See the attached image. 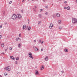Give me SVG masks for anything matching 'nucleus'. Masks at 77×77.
<instances>
[{
    "mask_svg": "<svg viewBox=\"0 0 77 77\" xmlns=\"http://www.w3.org/2000/svg\"><path fill=\"white\" fill-rule=\"evenodd\" d=\"M64 51H65V52H68V50L66 48H65L64 49Z\"/></svg>",
    "mask_w": 77,
    "mask_h": 77,
    "instance_id": "nucleus-11",
    "label": "nucleus"
},
{
    "mask_svg": "<svg viewBox=\"0 0 77 77\" xmlns=\"http://www.w3.org/2000/svg\"><path fill=\"white\" fill-rule=\"evenodd\" d=\"M29 21L28 22V24H29Z\"/></svg>",
    "mask_w": 77,
    "mask_h": 77,
    "instance_id": "nucleus-57",
    "label": "nucleus"
},
{
    "mask_svg": "<svg viewBox=\"0 0 77 77\" xmlns=\"http://www.w3.org/2000/svg\"><path fill=\"white\" fill-rule=\"evenodd\" d=\"M60 22H61V20H59L58 21V23L59 24H60Z\"/></svg>",
    "mask_w": 77,
    "mask_h": 77,
    "instance_id": "nucleus-18",
    "label": "nucleus"
},
{
    "mask_svg": "<svg viewBox=\"0 0 77 77\" xmlns=\"http://www.w3.org/2000/svg\"><path fill=\"white\" fill-rule=\"evenodd\" d=\"M16 41H18V38H16Z\"/></svg>",
    "mask_w": 77,
    "mask_h": 77,
    "instance_id": "nucleus-30",
    "label": "nucleus"
},
{
    "mask_svg": "<svg viewBox=\"0 0 77 77\" xmlns=\"http://www.w3.org/2000/svg\"><path fill=\"white\" fill-rule=\"evenodd\" d=\"M8 49V48H7V49H5V51H7Z\"/></svg>",
    "mask_w": 77,
    "mask_h": 77,
    "instance_id": "nucleus-31",
    "label": "nucleus"
},
{
    "mask_svg": "<svg viewBox=\"0 0 77 77\" xmlns=\"http://www.w3.org/2000/svg\"><path fill=\"white\" fill-rule=\"evenodd\" d=\"M41 21H38V24H41Z\"/></svg>",
    "mask_w": 77,
    "mask_h": 77,
    "instance_id": "nucleus-22",
    "label": "nucleus"
},
{
    "mask_svg": "<svg viewBox=\"0 0 77 77\" xmlns=\"http://www.w3.org/2000/svg\"><path fill=\"white\" fill-rule=\"evenodd\" d=\"M38 17H39V18H41V14H38Z\"/></svg>",
    "mask_w": 77,
    "mask_h": 77,
    "instance_id": "nucleus-16",
    "label": "nucleus"
},
{
    "mask_svg": "<svg viewBox=\"0 0 77 77\" xmlns=\"http://www.w3.org/2000/svg\"><path fill=\"white\" fill-rule=\"evenodd\" d=\"M28 22L29 21V19H28Z\"/></svg>",
    "mask_w": 77,
    "mask_h": 77,
    "instance_id": "nucleus-53",
    "label": "nucleus"
},
{
    "mask_svg": "<svg viewBox=\"0 0 77 77\" xmlns=\"http://www.w3.org/2000/svg\"><path fill=\"white\" fill-rule=\"evenodd\" d=\"M17 18H18L19 19H20L21 18V15L20 14H17Z\"/></svg>",
    "mask_w": 77,
    "mask_h": 77,
    "instance_id": "nucleus-5",
    "label": "nucleus"
},
{
    "mask_svg": "<svg viewBox=\"0 0 77 77\" xmlns=\"http://www.w3.org/2000/svg\"><path fill=\"white\" fill-rule=\"evenodd\" d=\"M61 72H62V73H63V71H61Z\"/></svg>",
    "mask_w": 77,
    "mask_h": 77,
    "instance_id": "nucleus-50",
    "label": "nucleus"
},
{
    "mask_svg": "<svg viewBox=\"0 0 77 77\" xmlns=\"http://www.w3.org/2000/svg\"><path fill=\"white\" fill-rule=\"evenodd\" d=\"M72 22L73 24H76L77 23V19L75 18H72Z\"/></svg>",
    "mask_w": 77,
    "mask_h": 77,
    "instance_id": "nucleus-1",
    "label": "nucleus"
},
{
    "mask_svg": "<svg viewBox=\"0 0 77 77\" xmlns=\"http://www.w3.org/2000/svg\"><path fill=\"white\" fill-rule=\"evenodd\" d=\"M30 29H31V27H30V26H29L28 29V30H30Z\"/></svg>",
    "mask_w": 77,
    "mask_h": 77,
    "instance_id": "nucleus-15",
    "label": "nucleus"
},
{
    "mask_svg": "<svg viewBox=\"0 0 77 77\" xmlns=\"http://www.w3.org/2000/svg\"><path fill=\"white\" fill-rule=\"evenodd\" d=\"M41 40H39V42H41Z\"/></svg>",
    "mask_w": 77,
    "mask_h": 77,
    "instance_id": "nucleus-35",
    "label": "nucleus"
},
{
    "mask_svg": "<svg viewBox=\"0 0 77 77\" xmlns=\"http://www.w3.org/2000/svg\"><path fill=\"white\" fill-rule=\"evenodd\" d=\"M12 49V48H10V50H11Z\"/></svg>",
    "mask_w": 77,
    "mask_h": 77,
    "instance_id": "nucleus-38",
    "label": "nucleus"
},
{
    "mask_svg": "<svg viewBox=\"0 0 77 77\" xmlns=\"http://www.w3.org/2000/svg\"><path fill=\"white\" fill-rule=\"evenodd\" d=\"M42 51H44V49H43V48H42L41 50Z\"/></svg>",
    "mask_w": 77,
    "mask_h": 77,
    "instance_id": "nucleus-36",
    "label": "nucleus"
},
{
    "mask_svg": "<svg viewBox=\"0 0 77 77\" xmlns=\"http://www.w3.org/2000/svg\"><path fill=\"white\" fill-rule=\"evenodd\" d=\"M0 77H2V75H0Z\"/></svg>",
    "mask_w": 77,
    "mask_h": 77,
    "instance_id": "nucleus-54",
    "label": "nucleus"
},
{
    "mask_svg": "<svg viewBox=\"0 0 77 77\" xmlns=\"http://www.w3.org/2000/svg\"><path fill=\"white\" fill-rule=\"evenodd\" d=\"M48 12H46V13H45V14L46 15H48Z\"/></svg>",
    "mask_w": 77,
    "mask_h": 77,
    "instance_id": "nucleus-32",
    "label": "nucleus"
},
{
    "mask_svg": "<svg viewBox=\"0 0 77 77\" xmlns=\"http://www.w3.org/2000/svg\"><path fill=\"white\" fill-rule=\"evenodd\" d=\"M3 14H5V11H3Z\"/></svg>",
    "mask_w": 77,
    "mask_h": 77,
    "instance_id": "nucleus-47",
    "label": "nucleus"
},
{
    "mask_svg": "<svg viewBox=\"0 0 77 77\" xmlns=\"http://www.w3.org/2000/svg\"><path fill=\"white\" fill-rule=\"evenodd\" d=\"M44 42V41H42V42H41V44H43V43Z\"/></svg>",
    "mask_w": 77,
    "mask_h": 77,
    "instance_id": "nucleus-41",
    "label": "nucleus"
},
{
    "mask_svg": "<svg viewBox=\"0 0 77 77\" xmlns=\"http://www.w3.org/2000/svg\"><path fill=\"white\" fill-rule=\"evenodd\" d=\"M21 11H22V13H23V10H21Z\"/></svg>",
    "mask_w": 77,
    "mask_h": 77,
    "instance_id": "nucleus-56",
    "label": "nucleus"
},
{
    "mask_svg": "<svg viewBox=\"0 0 77 77\" xmlns=\"http://www.w3.org/2000/svg\"><path fill=\"white\" fill-rule=\"evenodd\" d=\"M64 9H67V8H66V7H64Z\"/></svg>",
    "mask_w": 77,
    "mask_h": 77,
    "instance_id": "nucleus-37",
    "label": "nucleus"
},
{
    "mask_svg": "<svg viewBox=\"0 0 77 77\" xmlns=\"http://www.w3.org/2000/svg\"><path fill=\"white\" fill-rule=\"evenodd\" d=\"M26 25H24L23 26V30H24V29H25L26 28Z\"/></svg>",
    "mask_w": 77,
    "mask_h": 77,
    "instance_id": "nucleus-10",
    "label": "nucleus"
},
{
    "mask_svg": "<svg viewBox=\"0 0 77 77\" xmlns=\"http://www.w3.org/2000/svg\"><path fill=\"white\" fill-rule=\"evenodd\" d=\"M18 73H19V72H17V74H18Z\"/></svg>",
    "mask_w": 77,
    "mask_h": 77,
    "instance_id": "nucleus-59",
    "label": "nucleus"
},
{
    "mask_svg": "<svg viewBox=\"0 0 77 77\" xmlns=\"http://www.w3.org/2000/svg\"><path fill=\"white\" fill-rule=\"evenodd\" d=\"M76 3H77V0H76Z\"/></svg>",
    "mask_w": 77,
    "mask_h": 77,
    "instance_id": "nucleus-55",
    "label": "nucleus"
},
{
    "mask_svg": "<svg viewBox=\"0 0 77 77\" xmlns=\"http://www.w3.org/2000/svg\"><path fill=\"white\" fill-rule=\"evenodd\" d=\"M53 18H55V17L56 16V15H55V14H54L53 15Z\"/></svg>",
    "mask_w": 77,
    "mask_h": 77,
    "instance_id": "nucleus-26",
    "label": "nucleus"
},
{
    "mask_svg": "<svg viewBox=\"0 0 77 77\" xmlns=\"http://www.w3.org/2000/svg\"><path fill=\"white\" fill-rule=\"evenodd\" d=\"M35 0H32V1H34Z\"/></svg>",
    "mask_w": 77,
    "mask_h": 77,
    "instance_id": "nucleus-61",
    "label": "nucleus"
},
{
    "mask_svg": "<svg viewBox=\"0 0 77 77\" xmlns=\"http://www.w3.org/2000/svg\"><path fill=\"white\" fill-rule=\"evenodd\" d=\"M45 8L46 9H48V5H47L45 7Z\"/></svg>",
    "mask_w": 77,
    "mask_h": 77,
    "instance_id": "nucleus-29",
    "label": "nucleus"
},
{
    "mask_svg": "<svg viewBox=\"0 0 77 77\" xmlns=\"http://www.w3.org/2000/svg\"><path fill=\"white\" fill-rule=\"evenodd\" d=\"M19 36H20V37L21 36V34H19Z\"/></svg>",
    "mask_w": 77,
    "mask_h": 77,
    "instance_id": "nucleus-45",
    "label": "nucleus"
},
{
    "mask_svg": "<svg viewBox=\"0 0 77 77\" xmlns=\"http://www.w3.org/2000/svg\"><path fill=\"white\" fill-rule=\"evenodd\" d=\"M45 60H46V61H47L48 60V57L47 56L45 58Z\"/></svg>",
    "mask_w": 77,
    "mask_h": 77,
    "instance_id": "nucleus-8",
    "label": "nucleus"
},
{
    "mask_svg": "<svg viewBox=\"0 0 77 77\" xmlns=\"http://www.w3.org/2000/svg\"><path fill=\"white\" fill-rule=\"evenodd\" d=\"M10 58L11 59H13L14 60H15V58L13 56H10Z\"/></svg>",
    "mask_w": 77,
    "mask_h": 77,
    "instance_id": "nucleus-7",
    "label": "nucleus"
},
{
    "mask_svg": "<svg viewBox=\"0 0 77 77\" xmlns=\"http://www.w3.org/2000/svg\"><path fill=\"white\" fill-rule=\"evenodd\" d=\"M2 54H5V53L3 52L2 53Z\"/></svg>",
    "mask_w": 77,
    "mask_h": 77,
    "instance_id": "nucleus-52",
    "label": "nucleus"
},
{
    "mask_svg": "<svg viewBox=\"0 0 77 77\" xmlns=\"http://www.w3.org/2000/svg\"><path fill=\"white\" fill-rule=\"evenodd\" d=\"M50 26H51V27H53V25L52 23H51L50 24Z\"/></svg>",
    "mask_w": 77,
    "mask_h": 77,
    "instance_id": "nucleus-19",
    "label": "nucleus"
},
{
    "mask_svg": "<svg viewBox=\"0 0 77 77\" xmlns=\"http://www.w3.org/2000/svg\"><path fill=\"white\" fill-rule=\"evenodd\" d=\"M29 0H28V1H29Z\"/></svg>",
    "mask_w": 77,
    "mask_h": 77,
    "instance_id": "nucleus-62",
    "label": "nucleus"
},
{
    "mask_svg": "<svg viewBox=\"0 0 77 77\" xmlns=\"http://www.w3.org/2000/svg\"><path fill=\"white\" fill-rule=\"evenodd\" d=\"M33 9L34 11H36V10H35V9L34 8H33Z\"/></svg>",
    "mask_w": 77,
    "mask_h": 77,
    "instance_id": "nucleus-51",
    "label": "nucleus"
},
{
    "mask_svg": "<svg viewBox=\"0 0 77 77\" xmlns=\"http://www.w3.org/2000/svg\"><path fill=\"white\" fill-rule=\"evenodd\" d=\"M38 49L37 48H35V51H38Z\"/></svg>",
    "mask_w": 77,
    "mask_h": 77,
    "instance_id": "nucleus-17",
    "label": "nucleus"
},
{
    "mask_svg": "<svg viewBox=\"0 0 77 77\" xmlns=\"http://www.w3.org/2000/svg\"><path fill=\"white\" fill-rule=\"evenodd\" d=\"M17 38L18 39V40H20V38Z\"/></svg>",
    "mask_w": 77,
    "mask_h": 77,
    "instance_id": "nucleus-49",
    "label": "nucleus"
},
{
    "mask_svg": "<svg viewBox=\"0 0 77 77\" xmlns=\"http://www.w3.org/2000/svg\"><path fill=\"white\" fill-rule=\"evenodd\" d=\"M26 29H25V30H26Z\"/></svg>",
    "mask_w": 77,
    "mask_h": 77,
    "instance_id": "nucleus-63",
    "label": "nucleus"
},
{
    "mask_svg": "<svg viewBox=\"0 0 77 77\" xmlns=\"http://www.w3.org/2000/svg\"><path fill=\"white\" fill-rule=\"evenodd\" d=\"M42 11H43V9H40V12H41Z\"/></svg>",
    "mask_w": 77,
    "mask_h": 77,
    "instance_id": "nucleus-24",
    "label": "nucleus"
},
{
    "mask_svg": "<svg viewBox=\"0 0 77 77\" xmlns=\"http://www.w3.org/2000/svg\"><path fill=\"white\" fill-rule=\"evenodd\" d=\"M5 75L6 76L7 75H8V73L6 72L5 73Z\"/></svg>",
    "mask_w": 77,
    "mask_h": 77,
    "instance_id": "nucleus-21",
    "label": "nucleus"
},
{
    "mask_svg": "<svg viewBox=\"0 0 77 77\" xmlns=\"http://www.w3.org/2000/svg\"><path fill=\"white\" fill-rule=\"evenodd\" d=\"M2 26H0V28L1 29L2 28Z\"/></svg>",
    "mask_w": 77,
    "mask_h": 77,
    "instance_id": "nucleus-43",
    "label": "nucleus"
},
{
    "mask_svg": "<svg viewBox=\"0 0 77 77\" xmlns=\"http://www.w3.org/2000/svg\"><path fill=\"white\" fill-rule=\"evenodd\" d=\"M52 26H49V28H50V29H52Z\"/></svg>",
    "mask_w": 77,
    "mask_h": 77,
    "instance_id": "nucleus-27",
    "label": "nucleus"
},
{
    "mask_svg": "<svg viewBox=\"0 0 77 77\" xmlns=\"http://www.w3.org/2000/svg\"><path fill=\"white\" fill-rule=\"evenodd\" d=\"M67 10H69L70 9V8L69 7V6H68L67 8Z\"/></svg>",
    "mask_w": 77,
    "mask_h": 77,
    "instance_id": "nucleus-14",
    "label": "nucleus"
},
{
    "mask_svg": "<svg viewBox=\"0 0 77 77\" xmlns=\"http://www.w3.org/2000/svg\"><path fill=\"white\" fill-rule=\"evenodd\" d=\"M33 48H36L35 47V46H33Z\"/></svg>",
    "mask_w": 77,
    "mask_h": 77,
    "instance_id": "nucleus-46",
    "label": "nucleus"
},
{
    "mask_svg": "<svg viewBox=\"0 0 77 77\" xmlns=\"http://www.w3.org/2000/svg\"><path fill=\"white\" fill-rule=\"evenodd\" d=\"M10 67L8 66L5 68V70H6L7 71H10Z\"/></svg>",
    "mask_w": 77,
    "mask_h": 77,
    "instance_id": "nucleus-4",
    "label": "nucleus"
},
{
    "mask_svg": "<svg viewBox=\"0 0 77 77\" xmlns=\"http://www.w3.org/2000/svg\"><path fill=\"white\" fill-rule=\"evenodd\" d=\"M6 24H7V23L6 22V23H5V25H6Z\"/></svg>",
    "mask_w": 77,
    "mask_h": 77,
    "instance_id": "nucleus-42",
    "label": "nucleus"
},
{
    "mask_svg": "<svg viewBox=\"0 0 77 77\" xmlns=\"http://www.w3.org/2000/svg\"><path fill=\"white\" fill-rule=\"evenodd\" d=\"M36 0V1H38V0Z\"/></svg>",
    "mask_w": 77,
    "mask_h": 77,
    "instance_id": "nucleus-60",
    "label": "nucleus"
},
{
    "mask_svg": "<svg viewBox=\"0 0 77 77\" xmlns=\"http://www.w3.org/2000/svg\"><path fill=\"white\" fill-rule=\"evenodd\" d=\"M34 42H36V40H34Z\"/></svg>",
    "mask_w": 77,
    "mask_h": 77,
    "instance_id": "nucleus-40",
    "label": "nucleus"
},
{
    "mask_svg": "<svg viewBox=\"0 0 77 77\" xmlns=\"http://www.w3.org/2000/svg\"><path fill=\"white\" fill-rule=\"evenodd\" d=\"M56 15L57 17H60V14L59 13H57V14H56Z\"/></svg>",
    "mask_w": 77,
    "mask_h": 77,
    "instance_id": "nucleus-9",
    "label": "nucleus"
},
{
    "mask_svg": "<svg viewBox=\"0 0 77 77\" xmlns=\"http://www.w3.org/2000/svg\"><path fill=\"white\" fill-rule=\"evenodd\" d=\"M35 73L36 74V75H38V74H39V72L38 70H35Z\"/></svg>",
    "mask_w": 77,
    "mask_h": 77,
    "instance_id": "nucleus-6",
    "label": "nucleus"
},
{
    "mask_svg": "<svg viewBox=\"0 0 77 77\" xmlns=\"http://www.w3.org/2000/svg\"><path fill=\"white\" fill-rule=\"evenodd\" d=\"M59 29H62V27H60V26L59 27Z\"/></svg>",
    "mask_w": 77,
    "mask_h": 77,
    "instance_id": "nucleus-25",
    "label": "nucleus"
},
{
    "mask_svg": "<svg viewBox=\"0 0 77 77\" xmlns=\"http://www.w3.org/2000/svg\"><path fill=\"white\" fill-rule=\"evenodd\" d=\"M1 47L2 48L4 47V43H2L1 44Z\"/></svg>",
    "mask_w": 77,
    "mask_h": 77,
    "instance_id": "nucleus-13",
    "label": "nucleus"
},
{
    "mask_svg": "<svg viewBox=\"0 0 77 77\" xmlns=\"http://www.w3.org/2000/svg\"><path fill=\"white\" fill-rule=\"evenodd\" d=\"M64 3H67V2H66V1H65Z\"/></svg>",
    "mask_w": 77,
    "mask_h": 77,
    "instance_id": "nucleus-39",
    "label": "nucleus"
},
{
    "mask_svg": "<svg viewBox=\"0 0 77 77\" xmlns=\"http://www.w3.org/2000/svg\"><path fill=\"white\" fill-rule=\"evenodd\" d=\"M22 2H24V1H23V0Z\"/></svg>",
    "mask_w": 77,
    "mask_h": 77,
    "instance_id": "nucleus-58",
    "label": "nucleus"
},
{
    "mask_svg": "<svg viewBox=\"0 0 77 77\" xmlns=\"http://www.w3.org/2000/svg\"><path fill=\"white\" fill-rule=\"evenodd\" d=\"M34 8H36H36H37L36 6H34Z\"/></svg>",
    "mask_w": 77,
    "mask_h": 77,
    "instance_id": "nucleus-48",
    "label": "nucleus"
},
{
    "mask_svg": "<svg viewBox=\"0 0 77 77\" xmlns=\"http://www.w3.org/2000/svg\"><path fill=\"white\" fill-rule=\"evenodd\" d=\"M2 35H0V39H1V38H2Z\"/></svg>",
    "mask_w": 77,
    "mask_h": 77,
    "instance_id": "nucleus-33",
    "label": "nucleus"
},
{
    "mask_svg": "<svg viewBox=\"0 0 77 77\" xmlns=\"http://www.w3.org/2000/svg\"><path fill=\"white\" fill-rule=\"evenodd\" d=\"M17 18V16L15 14H14L12 16V18L13 20H15Z\"/></svg>",
    "mask_w": 77,
    "mask_h": 77,
    "instance_id": "nucleus-2",
    "label": "nucleus"
},
{
    "mask_svg": "<svg viewBox=\"0 0 77 77\" xmlns=\"http://www.w3.org/2000/svg\"><path fill=\"white\" fill-rule=\"evenodd\" d=\"M20 46H21V45H20V44H19L18 45V47H20Z\"/></svg>",
    "mask_w": 77,
    "mask_h": 77,
    "instance_id": "nucleus-23",
    "label": "nucleus"
},
{
    "mask_svg": "<svg viewBox=\"0 0 77 77\" xmlns=\"http://www.w3.org/2000/svg\"><path fill=\"white\" fill-rule=\"evenodd\" d=\"M44 66H42V67H41V70H42L44 69Z\"/></svg>",
    "mask_w": 77,
    "mask_h": 77,
    "instance_id": "nucleus-12",
    "label": "nucleus"
},
{
    "mask_svg": "<svg viewBox=\"0 0 77 77\" xmlns=\"http://www.w3.org/2000/svg\"><path fill=\"white\" fill-rule=\"evenodd\" d=\"M15 64H18V62L17 61H15Z\"/></svg>",
    "mask_w": 77,
    "mask_h": 77,
    "instance_id": "nucleus-28",
    "label": "nucleus"
},
{
    "mask_svg": "<svg viewBox=\"0 0 77 77\" xmlns=\"http://www.w3.org/2000/svg\"><path fill=\"white\" fill-rule=\"evenodd\" d=\"M16 60H19V57H17L16 58Z\"/></svg>",
    "mask_w": 77,
    "mask_h": 77,
    "instance_id": "nucleus-20",
    "label": "nucleus"
},
{
    "mask_svg": "<svg viewBox=\"0 0 77 77\" xmlns=\"http://www.w3.org/2000/svg\"><path fill=\"white\" fill-rule=\"evenodd\" d=\"M60 0V1H61V0Z\"/></svg>",
    "mask_w": 77,
    "mask_h": 77,
    "instance_id": "nucleus-64",
    "label": "nucleus"
},
{
    "mask_svg": "<svg viewBox=\"0 0 77 77\" xmlns=\"http://www.w3.org/2000/svg\"><path fill=\"white\" fill-rule=\"evenodd\" d=\"M12 1H10V2H9V4H11V3H12Z\"/></svg>",
    "mask_w": 77,
    "mask_h": 77,
    "instance_id": "nucleus-34",
    "label": "nucleus"
},
{
    "mask_svg": "<svg viewBox=\"0 0 77 77\" xmlns=\"http://www.w3.org/2000/svg\"><path fill=\"white\" fill-rule=\"evenodd\" d=\"M43 2H45V0H43Z\"/></svg>",
    "mask_w": 77,
    "mask_h": 77,
    "instance_id": "nucleus-44",
    "label": "nucleus"
},
{
    "mask_svg": "<svg viewBox=\"0 0 77 77\" xmlns=\"http://www.w3.org/2000/svg\"><path fill=\"white\" fill-rule=\"evenodd\" d=\"M28 55L29 57H30L31 59H33V56H32V54L31 52H29L28 54Z\"/></svg>",
    "mask_w": 77,
    "mask_h": 77,
    "instance_id": "nucleus-3",
    "label": "nucleus"
}]
</instances>
